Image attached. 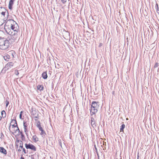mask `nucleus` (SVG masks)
I'll return each instance as SVG.
<instances>
[{
	"mask_svg": "<svg viewBox=\"0 0 159 159\" xmlns=\"http://www.w3.org/2000/svg\"><path fill=\"white\" fill-rule=\"evenodd\" d=\"M19 28L18 24L13 20L9 19L6 22L4 29L7 33L10 35H11L12 34L11 29L14 32H17Z\"/></svg>",
	"mask_w": 159,
	"mask_h": 159,
	"instance_id": "f257e3e1",
	"label": "nucleus"
},
{
	"mask_svg": "<svg viewBox=\"0 0 159 159\" xmlns=\"http://www.w3.org/2000/svg\"><path fill=\"white\" fill-rule=\"evenodd\" d=\"M99 103L98 102L93 101L91 104L90 110L91 113H95L98 111V109L99 107Z\"/></svg>",
	"mask_w": 159,
	"mask_h": 159,
	"instance_id": "f03ea898",
	"label": "nucleus"
},
{
	"mask_svg": "<svg viewBox=\"0 0 159 159\" xmlns=\"http://www.w3.org/2000/svg\"><path fill=\"white\" fill-rule=\"evenodd\" d=\"M9 41L8 40H5V39L2 38L0 36V45L4 47L5 49L7 48L9 46Z\"/></svg>",
	"mask_w": 159,
	"mask_h": 159,
	"instance_id": "7ed1b4c3",
	"label": "nucleus"
},
{
	"mask_svg": "<svg viewBox=\"0 0 159 159\" xmlns=\"http://www.w3.org/2000/svg\"><path fill=\"white\" fill-rule=\"evenodd\" d=\"M25 145L26 148L27 149H30L34 151H36V148L32 144L25 143Z\"/></svg>",
	"mask_w": 159,
	"mask_h": 159,
	"instance_id": "20e7f679",
	"label": "nucleus"
},
{
	"mask_svg": "<svg viewBox=\"0 0 159 159\" xmlns=\"http://www.w3.org/2000/svg\"><path fill=\"white\" fill-rule=\"evenodd\" d=\"M14 64V63L12 62H8L7 63L6 65L4 68L5 71H6L8 70L9 69L12 67L13 66Z\"/></svg>",
	"mask_w": 159,
	"mask_h": 159,
	"instance_id": "39448f33",
	"label": "nucleus"
},
{
	"mask_svg": "<svg viewBox=\"0 0 159 159\" xmlns=\"http://www.w3.org/2000/svg\"><path fill=\"white\" fill-rule=\"evenodd\" d=\"M16 120H11V122L10 125H11V124L12 123H14L12 125V128H15V129H18V127L17 126V124L16 123Z\"/></svg>",
	"mask_w": 159,
	"mask_h": 159,
	"instance_id": "423d86ee",
	"label": "nucleus"
},
{
	"mask_svg": "<svg viewBox=\"0 0 159 159\" xmlns=\"http://www.w3.org/2000/svg\"><path fill=\"white\" fill-rule=\"evenodd\" d=\"M10 127H11V125H10V126H9V129L10 132H11L13 134H14V133H16V131L18 130V131L19 132H20V130L19 128H18V129H15V128H11V129H10Z\"/></svg>",
	"mask_w": 159,
	"mask_h": 159,
	"instance_id": "0eeeda50",
	"label": "nucleus"
},
{
	"mask_svg": "<svg viewBox=\"0 0 159 159\" xmlns=\"http://www.w3.org/2000/svg\"><path fill=\"white\" fill-rule=\"evenodd\" d=\"M0 152L5 155H6L7 153L6 150L2 147H0Z\"/></svg>",
	"mask_w": 159,
	"mask_h": 159,
	"instance_id": "6e6552de",
	"label": "nucleus"
},
{
	"mask_svg": "<svg viewBox=\"0 0 159 159\" xmlns=\"http://www.w3.org/2000/svg\"><path fill=\"white\" fill-rule=\"evenodd\" d=\"M24 111H21L20 112V118L21 119H24L25 118L26 119V118H25L24 116Z\"/></svg>",
	"mask_w": 159,
	"mask_h": 159,
	"instance_id": "1a4fd4ad",
	"label": "nucleus"
},
{
	"mask_svg": "<svg viewBox=\"0 0 159 159\" xmlns=\"http://www.w3.org/2000/svg\"><path fill=\"white\" fill-rule=\"evenodd\" d=\"M1 114L2 115V117L0 116V119H1L2 117L3 118H5L6 116V113L5 111L4 110H3L2 111Z\"/></svg>",
	"mask_w": 159,
	"mask_h": 159,
	"instance_id": "9d476101",
	"label": "nucleus"
},
{
	"mask_svg": "<svg viewBox=\"0 0 159 159\" xmlns=\"http://www.w3.org/2000/svg\"><path fill=\"white\" fill-rule=\"evenodd\" d=\"M42 76L43 78L44 79H46L48 77L46 72H43L42 74Z\"/></svg>",
	"mask_w": 159,
	"mask_h": 159,
	"instance_id": "9b49d317",
	"label": "nucleus"
},
{
	"mask_svg": "<svg viewBox=\"0 0 159 159\" xmlns=\"http://www.w3.org/2000/svg\"><path fill=\"white\" fill-rule=\"evenodd\" d=\"M33 139L35 142H37L39 141L38 138L35 135H34L33 136Z\"/></svg>",
	"mask_w": 159,
	"mask_h": 159,
	"instance_id": "f8f14e48",
	"label": "nucleus"
},
{
	"mask_svg": "<svg viewBox=\"0 0 159 159\" xmlns=\"http://www.w3.org/2000/svg\"><path fill=\"white\" fill-rule=\"evenodd\" d=\"M1 14L3 16H5V15H6L7 17V18L8 17V12L7 11V12L2 11L1 13Z\"/></svg>",
	"mask_w": 159,
	"mask_h": 159,
	"instance_id": "ddd939ff",
	"label": "nucleus"
},
{
	"mask_svg": "<svg viewBox=\"0 0 159 159\" xmlns=\"http://www.w3.org/2000/svg\"><path fill=\"white\" fill-rule=\"evenodd\" d=\"M43 87L42 85H38L37 86L38 89L40 90V91L43 90Z\"/></svg>",
	"mask_w": 159,
	"mask_h": 159,
	"instance_id": "4468645a",
	"label": "nucleus"
},
{
	"mask_svg": "<svg viewBox=\"0 0 159 159\" xmlns=\"http://www.w3.org/2000/svg\"><path fill=\"white\" fill-rule=\"evenodd\" d=\"M4 59L6 61H8L10 58V56L8 55L5 56L3 57Z\"/></svg>",
	"mask_w": 159,
	"mask_h": 159,
	"instance_id": "2eb2a0df",
	"label": "nucleus"
},
{
	"mask_svg": "<svg viewBox=\"0 0 159 159\" xmlns=\"http://www.w3.org/2000/svg\"><path fill=\"white\" fill-rule=\"evenodd\" d=\"M91 119H94L96 118L95 113H91Z\"/></svg>",
	"mask_w": 159,
	"mask_h": 159,
	"instance_id": "dca6fc26",
	"label": "nucleus"
},
{
	"mask_svg": "<svg viewBox=\"0 0 159 159\" xmlns=\"http://www.w3.org/2000/svg\"><path fill=\"white\" fill-rule=\"evenodd\" d=\"M95 120H91V125L93 127H94V126H96V125H95Z\"/></svg>",
	"mask_w": 159,
	"mask_h": 159,
	"instance_id": "f3484780",
	"label": "nucleus"
},
{
	"mask_svg": "<svg viewBox=\"0 0 159 159\" xmlns=\"http://www.w3.org/2000/svg\"><path fill=\"white\" fill-rule=\"evenodd\" d=\"M69 34H70L68 32L66 31L65 30V32L64 33V35H65L66 37H67L69 36Z\"/></svg>",
	"mask_w": 159,
	"mask_h": 159,
	"instance_id": "a211bd4d",
	"label": "nucleus"
},
{
	"mask_svg": "<svg viewBox=\"0 0 159 159\" xmlns=\"http://www.w3.org/2000/svg\"><path fill=\"white\" fill-rule=\"evenodd\" d=\"M7 20V19H6V18H4L3 20H1L2 21V22H0V26L2 25L5 22V21Z\"/></svg>",
	"mask_w": 159,
	"mask_h": 159,
	"instance_id": "6ab92c4d",
	"label": "nucleus"
},
{
	"mask_svg": "<svg viewBox=\"0 0 159 159\" xmlns=\"http://www.w3.org/2000/svg\"><path fill=\"white\" fill-rule=\"evenodd\" d=\"M41 131V132L40 133V134L42 136V137L43 136H44L45 135V134H46L45 132L43 129Z\"/></svg>",
	"mask_w": 159,
	"mask_h": 159,
	"instance_id": "aec40b11",
	"label": "nucleus"
},
{
	"mask_svg": "<svg viewBox=\"0 0 159 159\" xmlns=\"http://www.w3.org/2000/svg\"><path fill=\"white\" fill-rule=\"evenodd\" d=\"M13 3H11L9 2V6H8V7L9 9L10 10H11L12 9V6L13 5Z\"/></svg>",
	"mask_w": 159,
	"mask_h": 159,
	"instance_id": "412c9836",
	"label": "nucleus"
},
{
	"mask_svg": "<svg viewBox=\"0 0 159 159\" xmlns=\"http://www.w3.org/2000/svg\"><path fill=\"white\" fill-rule=\"evenodd\" d=\"M125 125L124 124H122L121 126V128H120V130L121 131H123L125 127Z\"/></svg>",
	"mask_w": 159,
	"mask_h": 159,
	"instance_id": "4be33fe9",
	"label": "nucleus"
},
{
	"mask_svg": "<svg viewBox=\"0 0 159 159\" xmlns=\"http://www.w3.org/2000/svg\"><path fill=\"white\" fill-rule=\"evenodd\" d=\"M94 148L95 150V152H96L97 155L98 156V158L99 157V154H98V152L97 148L95 145H94Z\"/></svg>",
	"mask_w": 159,
	"mask_h": 159,
	"instance_id": "5701e85b",
	"label": "nucleus"
},
{
	"mask_svg": "<svg viewBox=\"0 0 159 159\" xmlns=\"http://www.w3.org/2000/svg\"><path fill=\"white\" fill-rule=\"evenodd\" d=\"M20 134H21V138L22 140H23L25 139V136L21 132H20Z\"/></svg>",
	"mask_w": 159,
	"mask_h": 159,
	"instance_id": "b1692460",
	"label": "nucleus"
},
{
	"mask_svg": "<svg viewBox=\"0 0 159 159\" xmlns=\"http://www.w3.org/2000/svg\"><path fill=\"white\" fill-rule=\"evenodd\" d=\"M28 124V123L27 121H24L23 125L24 126L25 125V126H26V127H27Z\"/></svg>",
	"mask_w": 159,
	"mask_h": 159,
	"instance_id": "393cba45",
	"label": "nucleus"
},
{
	"mask_svg": "<svg viewBox=\"0 0 159 159\" xmlns=\"http://www.w3.org/2000/svg\"><path fill=\"white\" fill-rule=\"evenodd\" d=\"M9 103V101L7 99L6 100V107H7V106H8Z\"/></svg>",
	"mask_w": 159,
	"mask_h": 159,
	"instance_id": "a878e982",
	"label": "nucleus"
},
{
	"mask_svg": "<svg viewBox=\"0 0 159 159\" xmlns=\"http://www.w3.org/2000/svg\"><path fill=\"white\" fill-rule=\"evenodd\" d=\"M22 149L23 150V151L24 152V154H26L28 153V150H27V151H26L25 149L24 148H23Z\"/></svg>",
	"mask_w": 159,
	"mask_h": 159,
	"instance_id": "bb28decb",
	"label": "nucleus"
},
{
	"mask_svg": "<svg viewBox=\"0 0 159 159\" xmlns=\"http://www.w3.org/2000/svg\"><path fill=\"white\" fill-rule=\"evenodd\" d=\"M15 74L16 75H18L19 74V73L18 72V70H15Z\"/></svg>",
	"mask_w": 159,
	"mask_h": 159,
	"instance_id": "cd10ccee",
	"label": "nucleus"
},
{
	"mask_svg": "<svg viewBox=\"0 0 159 159\" xmlns=\"http://www.w3.org/2000/svg\"><path fill=\"white\" fill-rule=\"evenodd\" d=\"M126 42H125V43H126L127 45H128V44H129V41H128V37L127 36L126 37Z\"/></svg>",
	"mask_w": 159,
	"mask_h": 159,
	"instance_id": "c85d7f7f",
	"label": "nucleus"
},
{
	"mask_svg": "<svg viewBox=\"0 0 159 159\" xmlns=\"http://www.w3.org/2000/svg\"><path fill=\"white\" fill-rule=\"evenodd\" d=\"M158 63L157 62L154 65V67L155 68H156V67H157L158 66Z\"/></svg>",
	"mask_w": 159,
	"mask_h": 159,
	"instance_id": "c756f323",
	"label": "nucleus"
},
{
	"mask_svg": "<svg viewBox=\"0 0 159 159\" xmlns=\"http://www.w3.org/2000/svg\"><path fill=\"white\" fill-rule=\"evenodd\" d=\"M41 125V123L39 121H38L37 122L36 126L40 125Z\"/></svg>",
	"mask_w": 159,
	"mask_h": 159,
	"instance_id": "7c9ffc66",
	"label": "nucleus"
},
{
	"mask_svg": "<svg viewBox=\"0 0 159 159\" xmlns=\"http://www.w3.org/2000/svg\"><path fill=\"white\" fill-rule=\"evenodd\" d=\"M15 1V0H10L9 1V2L11 3H13Z\"/></svg>",
	"mask_w": 159,
	"mask_h": 159,
	"instance_id": "2f4dec72",
	"label": "nucleus"
},
{
	"mask_svg": "<svg viewBox=\"0 0 159 159\" xmlns=\"http://www.w3.org/2000/svg\"><path fill=\"white\" fill-rule=\"evenodd\" d=\"M24 128L25 132H26V130H27V129H26V126L25 125L24 127Z\"/></svg>",
	"mask_w": 159,
	"mask_h": 159,
	"instance_id": "473e14b6",
	"label": "nucleus"
},
{
	"mask_svg": "<svg viewBox=\"0 0 159 159\" xmlns=\"http://www.w3.org/2000/svg\"><path fill=\"white\" fill-rule=\"evenodd\" d=\"M61 2H62L63 4H64L66 2V0H61Z\"/></svg>",
	"mask_w": 159,
	"mask_h": 159,
	"instance_id": "72a5a7b5",
	"label": "nucleus"
},
{
	"mask_svg": "<svg viewBox=\"0 0 159 159\" xmlns=\"http://www.w3.org/2000/svg\"><path fill=\"white\" fill-rule=\"evenodd\" d=\"M20 148V149H22L24 148L23 147V145H20L19 146V148Z\"/></svg>",
	"mask_w": 159,
	"mask_h": 159,
	"instance_id": "f704fd0d",
	"label": "nucleus"
},
{
	"mask_svg": "<svg viewBox=\"0 0 159 159\" xmlns=\"http://www.w3.org/2000/svg\"><path fill=\"white\" fill-rule=\"evenodd\" d=\"M17 148H18V147H17ZM21 149H20L19 148V149H17V150L19 152H20L21 151Z\"/></svg>",
	"mask_w": 159,
	"mask_h": 159,
	"instance_id": "c9c22d12",
	"label": "nucleus"
},
{
	"mask_svg": "<svg viewBox=\"0 0 159 159\" xmlns=\"http://www.w3.org/2000/svg\"><path fill=\"white\" fill-rule=\"evenodd\" d=\"M21 157L20 158V159H25L23 157V156H22L23 155H21Z\"/></svg>",
	"mask_w": 159,
	"mask_h": 159,
	"instance_id": "e433bc0d",
	"label": "nucleus"
},
{
	"mask_svg": "<svg viewBox=\"0 0 159 159\" xmlns=\"http://www.w3.org/2000/svg\"><path fill=\"white\" fill-rule=\"evenodd\" d=\"M39 130L40 131L42 130L43 129L42 127L41 128H39Z\"/></svg>",
	"mask_w": 159,
	"mask_h": 159,
	"instance_id": "4c0bfd02",
	"label": "nucleus"
},
{
	"mask_svg": "<svg viewBox=\"0 0 159 159\" xmlns=\"http://www.w3.org/2000/svg\"><path fill=\"white\" fill-rule=\"evenodd\" d=\"M37 127L38 128H41V127H41V125H38V126H37Z\"/></svg>",
	"mask_w": 159,
	"mask_h": 159,
	"instance_id": "58836bf2",
	"label": "nucleus"
},
{
	"mask_svg": "<svg viewBox=\"0 0 159 159\" xmlns=\"http://www.w3.org/2000/svg\"><path fill=\"white\" fill-rule=\"evenodd\" d=\"M20 145H23V142L22 141H20Z\"/></svg>",
	"mask_w": 159,
	"mask_h": 159,
	"instance_id": "ea45409f",
	"label": "nucleus"
},
{
	"mask_svg": "<svg viewBox=\"0 0 159 159\" xmlns=\"http://www.w3.org/2000/svg\"><path fill=\"white\" fill-rule=\"evenodd\" d=\"M31 158L32 159H35L34 157L33 156H31Z\"/></svg>",
	"mask_w": 159,
	"mask_h": 159,
	"instance_id": "a19ab883",
	"label": "nucleus"
},
{
	"mask_svg": "<svg viewBox=\"0 0 159 159\" xmlns=\"http://www.w3.org/2000/svg\"><path fill=\"white\" fill-rule=\"evenodd\" d=\"M1 137H2V136H4V135L2 133H1Z\"/></svg>",
	"mask_w": 159,
	"mask_h": 159,
	"instance_id": "79ce46f5",
	"label": "nucleus"
},
{
	"mask_svg": "<svg viewBox=\"0 0 159 159\" xmlns=\"http://www.w3.org/2000/svg\"><path fill=\"white\" fill-rule=\"evenodd\" d=\"M37 116H38V114L36 115V116H34V118H37Z\"/></svg>",
	"mask_w": 159,
	"mask_h": 159,
	"instance_id": "37998d69",
	"label": "nucleus"
},
{
	"mask_svg": "<svg viewBox=\"0 0 159 159\" xmlns=\"http://www.w3.org/2000/svg\"><path fill=\"white\" fill-rule=\"evenodd\" d=\"M102 44L100 43L99 44V46H102Z\"/></svg>",
	"mask_w": 159,
	"mask_h": 159,
	"instance_id": "c03bdc74",
	"label": "nucleus"
},
{
	"mask_svg": "<svg viewBox=\"0 0 159 159\" xmlns=\"http://www.w3.org/2000/svg\"><path fill=\"white\" fill-rule=\"evenodd\" d=\"M32 114H34V111H32Z\"/></svg>",
	"mask_w": 159,
	"mask_h": 159,
	"instance_id": "a18cd8bd",
	"label": "nucleus"
},
{
	"mask_svg": "<svg viewBox=\"0 0 159 159\" xmlns=\"http://www.w3.org/2000/svg\"><path fill=\"white\" fill-rule=\"evenodd\" d=\"M157 8H158V4H157Z\"/></svg>",
	"mask_w": 159,
	"mask_h": 159,
	"instance_id": "49530a36",
	"label": "nucleus"
},
{
	"mask_svg": "<svg viewBox=\"0 0 159 159\" xmlns=\"http://www.w3.org/2000/svg\"><path fill=\"white\" fill-rule=\"evenodd\" d=\"M139 155H138V159H139Z\"/></svg>",
	"mask_w": 159,
	"mask_h": 159,
	"instance_id": "de8ad7c7",
	"label": "nucleus"
},
{
	"mask_svg": "<svg viewBox=\"0 0 159 159\" xmlns=\"http://www.w3.org/2000/svg\"><path fill=\"white\" fill-rule=\"evenodd\" d=\"M60 143V144H61V143Z\"/></svg>",
	"mask_w": 159,
	"mask_h": 159,
	"instance_id": "09e8293b",
	"label": "nucleus"
},
{
	"mask_svg": "<svg viewBox=\"0 0 159 159\" xmlns=\"http://www.w3.org/2000/svg\"><path fill=\"white\" fill-rule=\"evenodd\" d=\"M126 119L127 120V119H128V118H126Z\"/></svg>",
	"mask_w": 159,
	"mask_h": 159,
	"instance_id": "8fccbe9b",
	"label": "nucleus"
},
{
	"mask_svg": "<svg viewBox=\"0 0 159 159\" xmlns=\"http://www.w3.org/2000/svg\"><path fill=\"white\" fill-rule=\"evenodd\" d=\"M17 141V142H19V140H18V141Z\"/></svg>",
	"mask_w": 159,
	"mask_h": 159,
	"instance_id": "3c124183",
	"label": "nucleus"
}]
</instances>
